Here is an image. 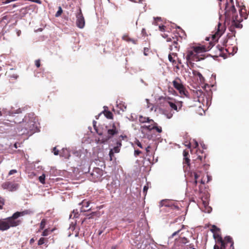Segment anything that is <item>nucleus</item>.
Masks as SVG:
<instances>
[{
  "label": "nucleus",
  "mask_w": 249,
  "mask_h": 249,
  "mask_svg": "<svg viewBox=\"0 0 249 249\" xmlns=\"http://www.w3.org/2000/svg\"><path fill=\"white\" fill-rule=\"evenodd\" d=\"M18 132L20 135L29 134L30 135L38 131L37 123L33 114H29L25 116L20 122L18 128Z\"/></svg>",
  "instance_id": "f257e3e1"
},
{
  "label": "nucleus",
  "mask_w": 249,
  "mask_h": 249,
  "mask_svg": "<svg viewBox=\"0 0 249 249\" xmlns=\"http://www.w3.org/2000/svg\"><path fill=\"white\" fill-rule=\"evenodd\" d=\"M27 211L17 212L15 213L12 216L2 220H0V230L5 231L9 229L11 227H16L19 225V220H16L18 217L22 216L27 214Z\"/></svg>",
  "instance_id": "f03ea898"
},
{
  "label": "nucleus",
  "mask_w": 249,
  "mask_h": 249,
  "mask_svg": "<svg viewBox=\"0 0 249 249\" xmlns=\"http://www.w3.org/2000/svg\"><path fill=\"white\" fill-rule=\"evenodd\" d=\"M179 229L173 232L169 237L171 239L176 236H178V238H175V248L176 249H182L184 245L188 243V239L183 236L185 227L183 225H181Z\"/></svg>",
  "instance_id": "7ed1b4c3"
},
{
  "label": "nucleus",
  "mask_w": 249,
  "mask_h": 249,
  "mask_svg": "<svg viewBox=\"0 0 249 249\" xmlns=\"http://www.w3.org/2000/svg\"><path fill=\"white\" fill-rule=\"evenodd\" d=\"M118 133V130L114 124H113L111 128L107 129L108 136L103 139H98L97 141V143H104L106 142L110 138H111L114 135Z\"/></svg>",
  "instance_id": "20e7f679"
},
{
  "label": "nucleus",
  "mask_w": 249,
  "mask_h": 249,
  "mask_svg": "<svg viewBox=\"0 0 249 249\" xmlns=\"http://www.w3.org/2000/svg\"><path fill=\"white\" fill-rule=\"evenodd\" d=\"M104 175V171L99 168H95L93 170L92 172L91 173L92 177L91 179L94 182L99 181L101 179L102 177Z\"/></svg>",
  "instance_id": "39448f33"
},
{
  "label": "nucleus",
  "mask_w": 249,
  "mask_h": 249,
  "mask_svg": "<svg viewBox=\"0 0 249 249\" xmlns=\"http://www.w3.org/2000/svg\"><path fill=\"white\" fill-rule=\"evenodd\" d=\"M142 131L143 132L144 130H148L149 131L155 129L157 131L160 133L162 131L161 127L157 126V124L153 121V123H152L151 124L147 125L144 124L141 126Z\"/></svg>",
  "instance_id": "423d86ee"
},
{
  "label": "nucleus",
  "mask_w": 249,
  "mask_h": 249,
  "mask_svg": "<svg viewBox=\"0 0 249 249\" xmlns=\"http://www.w3.org/2000/svg\"><path fill=\"white\" fill-rule=\"evenodd\" d=\"M197 54L194 52V50H188L187 52L186 55V59L187 62H191V61H197L199 59L198 58Z\"/></svg>",
  "instance_id": "0eeeda50"
},
{
  "label": "nucleus",
  "mask_w": 249,
  "mask_h": 249,
  "mask_svg": "<svg viewBox=\"0 0 249 249\" xmlns=\"http://www.w3.org/2000/svg\"><path fill=\"white\" fill-rule=\"evenodd\" d=\"M76 25L79 28H83L85 26V19L81 12L79 10V12L76 15Z\"/></svg>",
  "instance_id": "6e6552de"
},
{
  "label": "nucleus",
  "mask_w": 249,
  "mask_h": 249,
  "mask_svg": "<svg viewBox=\"0 0 249 249\" xmlns=\"http://www.w3.org/2000/svg\"><path fill=\"white\" fill-rule=\"evenodd\" d=\"M213 237L215 239L217 238V243H219L220 245V247L219 246L215 245L213 247V249H225L224 242L222 238L219 236L218 233H213Z\"/></svg>",
  "instance_id": "1a4fd4ad"
},
{
  "label": "nucleus",
  "mask_w": 249,
  "mask_h": 249,
  "mask_svg": "<svg viewBox=\"0 0 249 249\" xmlns=\"http://www.w3.org/2000/svg\"><path fill=\"white\" fill-rule=\"evenodd\" d=\"M173 84L175 88L178 89L180 93H184V87L183 85L180 83L179 79H177L173 81Z\"/></svg>",
  "instance_id": "9d476101"
},
{
  "label": "nucleus",
  "mask_w": 249,
  "mask_h": 249,
  "mask_svg": "<svg viewBox=\"0 0 249 249\" xmlns=\"http://www.w3.org/2000/svg\"><path fill=\"white\" fill-rule=\"evenodd\" d=\"M21 112V110L20 108H18L17 109L15 113H14L12 111H7L6 108H2L0 109V116L2 114H8L9 116H13L14 114H18Z\"/></svg>",
  "instance_id": "9b49d317"
},
{
  "label": "nucleus",
  "mask_w": 249,
  "mask_h": 249,
  "mask_svg": "<svg viewBox=\"0 0 249 249\" xmlns=\"http://www.w3.org/2000/svg\"><path fill=\"white\" fill-rule=\"evenodd\" d=\"M18 185L10 182H6L2 185V187L5 189H7L10 191H13L17 189Z\"/></svg>",
  "instance_id": "f8f14e48"
},
{
  "label": "nucleus",
  "mask_w": 249,
  "mask_h": 249,
  "mask_svg": "<svg viewBox=\"0 0 249 249\" xmlns=\"http://www.w3.org/2000/svg\"><path fill=\"white\" fill-rule=\"evenodd\" d=\"M121 142H118L117 145L115 147H114L113 149H110L109 153V155L110 158V160H112V157L113 156V154L114 153H117L119 152L120 151V147L121 146Z\"/></svg>",
  "instance_id": "ddd939ff"
},
{
  "label": "nucleus",
  "mask_w": 249,
  "mask_h": 249,
  "mask_svg": "<svg viewBox=\"0 0 249 249\" xmlns=\"http://www.w3.org/2000/svg\"><path fill=\"white\" fill-rule=\"evenodd\" d=\"M139 120L141 123H148L149 124H151L152 123H153V120L152 119H150L148 117H143L142 116H140L139 118Z\"/></svg>",
  "instance_id": "4468645a"
},
{
  "label": "nucleus",
  "mask_w": 249,
  "mask_h": 249,
  "mask_svg": "<svg viewBox=\"0 0 249 249\" xmlns=\"http://www.w3.org/2000/svg\"><path fill=\"white\" fill-rule=\"evenodd\" d=\"M203 205L204 207L203 211L205 213H210L212 211V208L208 206V202L207 200H202Z\"/></svg>",
  "instance_id": "2eb2a0df"
},
{
  "label": "nucleus",
  "mask_w": 249,
  "mask_h": 249,
  "mask_svg": "<svg viewBox=\"0 0 249 249\" xmlns=\"http://www.w3.org/2000/svg\"><path fill=\"white\" fill-rule=\"evenodd\" d=\"M193 49L196 54L207 51L206 49L203 46L194 47Z\"/></svg>",
  "instance_id": "dca6fc26"
},
{
  "label": "nucleus",
  "mask_w": 249,
  "mask_h": 249,
  "mask_svg": "<svg viewBox=\"0 0 249 249\" xmlns=\"http://www.w3.org/2000/svg\"><path fill=\"white\" fill-rule=\"evenodd\" d=\"M61 156L65 158H69L70 157V153L67 149H62V152H61Z\"/></svg>",
  "instance_id": "f3484780"
},
{
  "label": "nucleus",
  "mask_w": 249,
  "mask_h": 249,
  "mask_svg": "<svg viewBox=\"0 0 249 249\" xmlns=\"http://www.w3.org/2000/svg\"><path fill=\"white\" fill-rule=\"evenodd\" d=\"M224 241V243H225V242L231 243V247H232L233 244V242L232 241L231 238V237H230V236H226V237H225L224 241ZM224 244L225 245V243H224Z\"/></svg>",
  "instance_id": "a211bd4d"
},
{
  "label": "nucleus",
  "mask_w": 249,
  "mask_h": 249,
  "mask_svg": "<svg viewBox=\"0 0 249 249\" xmlns=\"http://www.w3.org/2000/svg\"><path fill=\"white\" fill-rule=\"evenodd\" d=\"M123 39L125 41H131L133 42V43L134 44H136V42L134 40L132 39H131L130 38H129L127 35H124L123 36Z\"/></svg>",
  "instance_id": "6ab92c4d"
},
{
  "label": "nucleus",
  "mask_w": 249,
  "mask_h": 249,
  "mask_svg": "<svg viewBox=\"0 0 249 249\" xmlns=\"http://www.w3.org/2000/svg\"><path fill=\"white\" fill-rule=\"evenodd\" d=\"M236 21H237V19L236 17H235V18H233V22L234 23L233 24L237 28H241L242 27V24H240L239 23H236Z\"/></svg>",
  "instance_id": "aec40b11"
},
{
  "label": "nucleus",
  "mask_w": 249,
  "mask_h": 249,
  "mask_svg": "<svg viewBox=\"0 0 249 249\" xmlns=\"http://www.w3.org/2000/svg\"><path fill=\"white\" fill-rule=\"evenodd\" d=\"M168 104H169L170 107L172 109H173L175 110L178 111V107H177V106H176V104H175L174 103H173L172 102H168Z\"/></svg>",
  "instance_id": "412c9836"
},
{
  "label": "nucleus",
  "mask_w": 249,
  "mask_h": 249,
  "mask_svg": "<svg viewBox=\"0 0 249 249\" xmlns=\"http://www.w3.org/2000/svg\"><path fill=\"white\" fill-rule=\"evenodd\" d=\"M105 115L106 117L108 119H112L113 115L112 113L110 111H106L105 113Z\"/></svg>",
  "instance_id": "4be33fe9"
},
{
  "label": "nucleus",
  "mask_w": 249,
  "mask_h": 249,
  "mask_svg": "<svg viewBox=\"0 0 249 249\" xmlns=\"http://www.w3.org/2000/svg\"><path fill=\"white\" fill-rule=\"evenodd\" d=\"M167 201H168V200H166V199L161 200L160 202V206L161 207V206H165L166 207H169L168 204H167L166 203Z\"/></svg>",
  "instance_id": "5701e85b"
},
{
  "label": "nucleus",
  "mask_w": 249,
  "mask_h": 249,
  "mask_svg": "<svg viewBox=\"0 0 249 249\" xmlns=\"http://www.w3.org/2000/svg\"><path fill=\"white\" fill-rule=\"evenodd\" d=\"M220 26V24H219L218 31L216 32V33H215V35L217 37L220 36L222 35V34H223V31L219 29Z\"/></svg>",
  "instance_id": "b1692460"
},
{
  "label": "nucleus",
  "mask_w": 249,
  "mask_h": 249,
  "mask_svg": "<svg viewBox=\"0 0 249 249\" xmlns=\"http://www.w3.org/2000/svg\"><path fill=\"white\" fill-rule=\"evenodd\" d=\"M45 175L44 174L42 175L39 177V181L42 183H45Z\"/></svg>",
  "instance_id": "393cba45"
},
{
  "label": "nucleus",
  "mask_w": 249,
  "mask_h": 249,
  "mask_svg": "<svg viewBox=\"0 0 249 249\" xmlns=\"http://www.w3.org/2000/svg\"><path fill=\"white\" fill-rule=\"evenodd\" d=\"M211 230L213 233H215L217 232V231H219V229L218 228H217L215 226L213 225Z\"/></svg>",
  "instance_id": "a878e982"
},
{
  "label": "nucleus",
  "mask_w": 249,
  "mask_h": 249,
  "mask_svg": "<svg viewBox=\"0 0 249 249\" xmlns=\"http://www.w3.org/2000/svg\"><path fill=\"white\" fill-rule=\"evenodd\" d=\"M80 204H82L83 207H85L86 208H88L89 207V201H83L82 202L80 203Z\"/></svg>",
  "instance_id": "bb28decb"
},
{
  "label": "nucleus",
  "mask_w": 249,
  "mask_h": 249,
  "mask_svg": "<svg viewBox=\"0 0 249 249\" xmlns=\"http://www.w3.org/2000/svg\"><path fill=\"white\" fill-rule=\"evenodd\" d=\"M188 154L187 152H186L185 151L183 152V155H184V159H185V162H186L187 164H188L189 162V159L186 157Z\"/></svg>",
  "instance_id": "cd10ccee"
},
{
  "label": "nucleus",
  "mask_w": 249,
  "mask_h": 249,
  "mask_svg": "<svg viewBox=\"0 0 249 249\" xmlns=\"http://www.w3.org/2000/svg\"><path fill=\"white\" fill-rule=\"evenodd\" d=\"M62 8H61V7H59L58 11L55 14V17H58L60 16V15L62 14Z\"/></svg>",
  "instance_id": "c85d7f7f"
},
{
  "label": "nucleus",
  "mask_w": 249,
  "mask_h": 249,
  "mask_svg": "<svg viewBox=\"0 0 249 249\" xmlns=\"http://www.w3.org/2000/svg\"><path fill=\"white\" fill-rule=\"evenodd\" d=\"M45 239L44 238H40V239L39 240V241L38 242V244L39 245H41L45 243Z\"/></svg>",
  "instance_id": "c756f323"
},
{
  "label": "nucleus",
  "mask_w": 249,
  "mask_h": 249,
  "mask_svg": "<svg viewBox=\"0 0 249 249\" xmlns=\"http://www.w3.org/2000/svg\"><path fill=\"white\" fill-rule=\"evenodd\" d=\"M45 225V220L43 219L42 220V221L40 223V229H43L44 228Z\"/></svg>",
  "instance_id": "7c9ffc66"
},
{
  "label": "nucleus",
  "mask_w": 249,
  "mask_h": 249,
  "mask_svg": "<svg viewBox=\"0 0 249 249\" xmlns=\"http://www.w3.org/2000/svg\"><path fill=\"white\" fill-rule=\"evenodd\" d=\"M168 59L171 62L174 63L175 62V60L173 59L171 54H170L168 55Z\"/></svg>",
  "instance_id": "2f4dec72"
},
{
  "label": "nucleus",
  "mask_w": 249,
  "mask_h": 249,
  "mask_svg": "<svg viewBox=\"0 0 249 249\" xmlns=\"http://www.w3.org/2000/svg\"><path fill=\"white\" fill-rule=\"evenodd\" d=\"M17 172V171L15 169L11 170L9 171L8 175H12L15 173H16Z\"/></svg>",
  "instance_id": "473e14b6"
},
{
  "label": "nucleus",
  "mask_w": 249,
  "mask_h": 249,
  "mask_svg": "<svg viewBox=\"0 0 249 249\" xmlns=\"http://www.w3.org/2000/svg\"><path fill=\"white\" fill-rule=\"evenodd\" d=\"M48 232H49V230L46 229L43 231L42 235L44 236H47L48 235Z\"/></svg>",
  "instance_id": "72a5a7b5"
},
{
  "label": "nucleus",
  "mask_w": 249,
  "mask_h": 249,
  "mask_svg": "<svg viewBox=\"0 0 249 249\" xmlns=\"http://www.w3.org/2000/svg\"><path fill=\"white\" fill-rule=\"evenodd\" d=\"M72 213L74 214L73 217H76L78 216L77 214H78V212L77 210H73L72 212Z\"/></svg>",
  "instance_id": "f704fd0d"
},
{
  "label": "nucleus",
  "mask_w": 249,
  "mask_h": 249,
  "mask_svg": "<svg viewBox=\"0 0 249 249\" xmlns=\"http://www.w3.org/2000/svg\"><path fill=\"white\" fill-rule=\"evenodd\" d=\"M231 11L233 14L236 12V9L234 5H232L231 8Z\"/></svg>",
  "instance_id": "c9c22d12"
},
{
  "label": "nucleus",
  "mask_w": 249,
  "mask_h": 249,
  "mask_svg": "<svg viewBox=\"0 0 249 249\" xmlns=\"http://www.w3.org/2000/svg\"><path fill=\"white\" fill-rule=\"evenodd\" d=\"M197 75L199 77L200 81H203L204 80V78L202 76V74L200 72H197Z\"/></svg>",
  "instance_id": "e433bc0d"
},
{
  "label": "nucleus",
  "mask_w": 249,
  "mask_h": 249,
  "mask_svg": "<svg viewBox=\"0 0 249 249\" xmlns=\"http://www.w3.org/2000/svg\"><path fill=\"white\" fill-rule=\"evenodd\" d=\"M53 154L54 155H58V150H56V147H54L53 149Z\"/></svg>",
  "instance_id": "4c0bfd02"
},
{
  "label": "nucleus",
  "mask_w": 249,
  "mask_h": 249,
  "mask_svg": "<svg viewBox=\"0 0 249 249\" xmlns=\"http://www.w3.org/2000/svg\"><path fill=\"white\" fill-rule=\"evenodd\" d=\"M194 176H195V184H196V183H197V180H196V179L198 178V177H199V176H198V175L196 173H194Z\"/></svg>",
  "instance_id": "58836bf2"
},
{
  "label": "nucleus",
  "mask_w": 249,
  "mask_h": 249,
  "mask_svg": "<svg viewBox=\"0 0 249 249\" xmlns=\"http://www.w3.org/2000/svg\"><path fill=\"white\" fill-rule=\"evenodd\" d=\"M4 203L3 199L0 197V209L2 208V206H3Z\"/></svg>",
  "instance_id": "ea45409f"
},
{
  "label": "nucleus",
  "mask_w": 249,
  "mask_h": 249,
  "mask_svg": "<svg viewBox=\"0 0 249 249\" xmlns=\"http://www.w3.org/2000/svg\"><path fill=\"white\" fill-rule=\"evenodd\" d=\"M136 144L139 146L140 147V148H142V146L141 143V142L139 141H137L136 142Z\"/></svg>",
  "instance_id": "a19ab883"
},
{
  "label": "nucleus",
  "mask_w": 249,
  "mask_h": 249,
  "mask_svg": "<svg viewBox=\"0 0 249 249\" xmlns=\"http://www.w3.org/2000/svg\"><path fill=\"white\" fill-rule=\"evenodd\" d=\"M148 51H149V49L148 48H145L144 49V54L145 55H147V53L148 52Z\"/></svg>",
  "instance_id": "79ce46f5"
},
{
  "label": "nucleus",
  "mask_w": 249,
  "mask_h": 249,
  "mask_svg": "<svg viewBox=\"0 0 249 249\" xmlns=\"http://www.w3.org/2000/svg\"><path fill=\"white\" fill-rule=\"evenodd\" d=\"M35 63H36V66L37 67H40V62H39V60H36L35 62Z\"/></svg>",
  "instance_id": "37998d69"
},
{
  "label": "nucleus",
  "mask_w": 249,
  "mask_h": 249,
  "mask_svg": "<svg viewBox=\"0 0 249 249\" xmlns=\"http://www.w3.org/2000/svg\"><path fill=\"white\" fill-rule=\"evenodd\" d=\"M159 30L161 31V32H163L164 31V26L162 25V26H159Z\"/></svg>",
  "instance_id": "c03bdc74"
},
{
  "label": "nucleus",
  "mask_w": 249,
  "mask_h": 249,
  "mask_svg": "<svg viewBox=\"0 0 249 249\" xmlns=\"http://www.w3.org/2000/svg\"><path fill=\"white\" fill-rule=\"evenodd\" d=\"M141 153V151L139 150H135L134 155L135 156H138Z\"/></svg>",
  "instance_id": "a18cd8bd"
},
{
  "label": "nucleus",
  "mask_w": 249,
  "mask_h": 249,
  "mask_svg": "<svg viewBox=\"0 0 249 249\" xmlns=\"http://www.w3.org/2000/svg\"><path fill=\"white\" fill-rule=\"evenodd\" d=\"M147 190H148V187H147L146 186H144L143 187V193L146 194Z\"/></svg>",
  "instance_id": "49530a36"
},
{
  "label": "nucleus",
  "mask_w": 249,
  "mask_h": 249,
  "mask_svg": "<svg viewBox=\"0 0 249 249\" xmlns=\"http://www.w3.org/2000/svg\"><path fill=\"white\" fill-rule=\"evenodd\" d=\"M173 116V114L172 113H169L166 115V117L168 119H170Z\"/></svg>",
  "instance_id": "de8ad7c7"
},
{
  "label": "nucleus",
  "mask_w": 249,
  "mask_h": 249,
  "mask_svg": "<svg viewBox=\"0 0 249 249\" xmlns=\"http://www.w3.org/2000/svg\"><path fill=\"white\" fill-rule=\"evenodd\" d=\"M193 141L194 142L195 144V147H197L198 145L197 142L196 140H193Z\"/></svg>",
  "instance_id": "09e8293b"
},
{
  "label": "nucleus",
  "mask_w": 249,
  "mask_h": 249,
  "mask_svg": "<svg viewBox=\"0 0 249 249\" xmlns=\"http://www.w3.org/2000/svg\"><path fill=\"white\" fill-rule=\"evenodd\" d=\"M74 226H75L74 225H72L71 226H70V229L72 231L74 230Z\"/></svg>",
  "instance_id": "8fccbe9b"
},
{
  "label": "nucleus",
  "mask_w": 249,
  "mask_h": 249,
  "mask_svg": "<svg viewBox=\"0 0 249 249\" xmlns=\"http://www.w3.org/2000/svg\"><path fill=\"white\" fill-rule=\"evenodd\" d=\"M146 102H147V107H150V106L149 103V100L148 99H146Z\"/></svg>",
  "instance_id": "3c124183"
},
{
  "label": "nucleus",
  "mask_w": 249,
  "mask_h": 249,
  "mask_svg": "<svg viewBox=\"0 0 249 249\" xmlns=\"http://www.w3.org/2000/svg\"><path fill=\"white\" fill-rule=\"evenodd\" d=\"M95 213H91L90 215H89V218H91L92 217V216L93 215H94Z\"/></svg>",
  "instance_id": "603ef678"
},
{
  "label": "nucleus",
  "mask_w": 249,
  "mask_h": 249,
  "mask_svg": "<svg viewBox=\"0 0 249 249\" xmlns=\"http://www.w3.org/2000/svg\"><path fill=\"white\" fill-rule=\"evenodd\" d=\"M161 18H159V17H157L156 18H154V19L155 20H160Z\"/></svg>",
  "instance_id": "864d4df0"
},
{
  "label": "nucleus",
  "mask_w": 249,
  "mask_h": 249,
  "mask_svg": "<svg viewBox=\"0 0 249 249\" xmlns=\"http://www.w3.org/2000/svg\"><path fill=\"white\" fill-rule=\"evenodd\" d=\"M17 34H18V36H19L20 34V31H18Z\"/></svg>",
  "instance_id": "5fc2aeb1"
},
{
  "label": "nucleus",
  "mask_w": 249,
  "mask_h": 249,
  "mask_svg": "<svg viewBox=\"0 0 249 249\" xmlns=\"http://www.w3.org/2000/svg\"><path fill=\"white\" fill-rule=\"evenodd\" d=\"M149 148V147L148 146V147H147L146 148V151H147V152H148V148Z\"/></svg>",
  "instance_id": "6e6d98bb"
},
{
  "label": "nucleus",
  "mask_w": 249,
  "mask_h": 249,
  "mask_svg": "<svg viewBox=\"0 0 249 249\" xmlns=\"http://www.w3.org/2000/svg\"><path fill=\"white\" fill-rule=\"evenodd\" d=\"M14 147H15V148H17V144H16V143H15V144H14Z\"/></svg>",
  "instance_id": "4d7b16f0"
},
{
  "label": "nucleus",
  "mask_w": 249,
  "mask_h": 249,
  "mask_svg": "<svg viewBox=\"0 0 249 249\" xmlns=\"http://www.w3.org/2000/svg\"><path fill=\"white\" fill-rule=\"evenodd\" d=\"M30 242H34V239H31Z\"/></svg>",
  "instance_id": "13d9d810"
},
{
  "label": "nucleus",
  "mask_w": 249,
  "mask_h": 249,
  "mask_svg": "<svg viewBox=\"0 0 249 249\" xmlns=\"http://www.w3.org/2000/svg\"><path fill=\"white\" fill-rule=\"evenodd\" d=\"M201 183L202 184H204V182L202 180H201Z\"/></svg>",
  "instance_id": "bf43d9fd"
},
{
  "label": "nucleus",
  "mask_w": 249,
  "mask_h": 249,
  "mask_svg": "<svg viewBox=\"0 0 249 249\" xmlns=\"http://www.w3.org/2000/svg\"><path fill=\"white\" fill-rule=\"evenodd\" d=\"M72 214H71V215H70V218H72Z\"/></svg>",
  "instance_id": "052dcab7"
},
{
  "label": "nucleus",
  "mask_w": 249,
  "mask_h": 249,
  "mask_svg": "<svg viewBox=\"0 0 249 249\" xmlns=\"http://www.w3.org/2000/svg\"><path fill=\"white\" fill-rule=\"evenodd\" d=\"M187 146L189 147H190V144H189L187 145Z\"/></svg>",
  "instance_id": "680f3d73"
},
{
  "label": "nucleus",
  "mask_w": 249,
  "mask_h": 249,
  "mask_svg": "<svg viewBox=\"0 0 249 249\" xmlns=\"http://www.w3.org/2000/svg\"><path fill=\"white\" fill-rule=\"evenodd\" d=\"M82 211H84V212H85V211H86V210H82H82H81V212H82Z\"/></svg>",
  "instance_id": "e2e57ef3"
},
{
  "label": "nucleus",
  "mask_w": 249,
  "mask_h": 249,
  "mask_svg": "<svg viewBox=\"0 0 249 249\" xmlns=\"http://www.w3.org/2000/svg\"><path fill=\"white\" fill-rule=\"evenodd\" d=\"M242 10H241V11H240V14H241V15L242 14Z\"/></svg>",
  "instance_id": "0e129e2a"
},
{
  "label": "nucleus",
  "mask_w": 249,
  "mask_h": 249,
  "mask_svg": "<svg viewBox=\"0 0 249 249\" xmlns=\"http://www.w3.org/2000/svg\"><path fill=\"white\" fill-rule=\"evenodd\" d=\"M151 110H153V107H152L150 109Z\"/></svg>",
  "instance_id": "69168bd1"
},
{
  "label": "nucleus",
  "mask_w": 249,
  "mask_h": 249,
  "mask_svg": "<svg viewBox=\"0 0 249 249\" xmlns=\"http://www.w3.org/2000/svg\"><path fill=\"white\" fill-rule=\"evenodd\" d=\"M16 7V5H15V4H14V5H13V7Z\"/></svg>",
  "instance_id": "338daca9"
},
{
  "label": "nucleus",
  "mask_w": 249,
  "mask_h": 249,
  "mask_svg": "<svg viewBox=\"0 0 249 249\" xmlns=\"http://www.w3.org/2000/svg\"><path fill=\"white\" fill-rule=\"evenodd\" d=\"M208 180H210V178H209V177H208Z\"/></svg>",
  "instance_id": "774afa93"
}]
</instances>
